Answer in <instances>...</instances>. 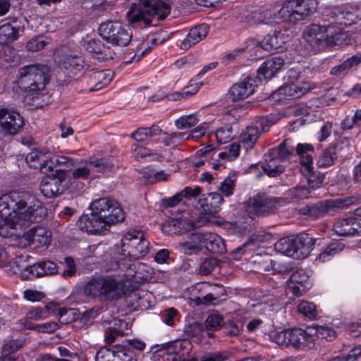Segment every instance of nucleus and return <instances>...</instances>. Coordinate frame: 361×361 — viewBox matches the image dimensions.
Masks as SVG:
<instances>
[{
    "instance_id": "f257e3e1",
    "label": "nucleus",
    "mask_w": 361,
    "mask_h": 361,
    "mask_svg": "<svg viewBox=\"0 0 361 361\" xmlns=\"http://www.w3.org/2000/svg\"><path fill=\"white\" fill-rule=\"evenodd\" d=\"M47 209L35 196L14 190L0 197V235L6 237L9 229H24L40 221Z\"/></svg>"
},
{
    "instance_id": "f03ea898",
    "label": "nucleus",
    "mask_w": 361,
    "mask_h": 361,
    "mask_svg": "<svg viewBox=\"0 0 361 361\" xmlns=\"http://www.w3.org/2000/svg\"><path fill=\"white\" fill-rule=\"evenodd\" d=\"M90 214L82 215L77 222L79 229L89 234H104L112 224L121 222L125 216L119 204L107 197L94 200Z\"/></svg>"
},
{
    "instance_id": "7ed1b4c3",
    "label": "nucleus",
    "mask_w": 361,
    "mask_h": 361,
    "mask_svg": "<svg viewBox=\"0 0 361 361\" xmlns=\"http://www.w3.org/2000/svg\"><path fill=\"white\" fill-rule=\"evenodd\" d=\"M49 69L43 65H30L18 71V85L24 90L25 98L32 102L37 108H42L48 104L49 95L45 87L49 83Z\"/></svg>"
},
{
    "instance_id": "20e7f679",
    "label": "nucleus",
    "mask_w": 361,
    "mask_h": 361,
    "mask_svg": "<svg viewBox=\"0 0 361 361\" xmlns=\"http://www.w3.org/2000/svg\"><path fill=\"white\" fill-rule=\"evenodd\" d=\"M317 5V0H286L277 11L261 8V25L274 27L280 21L296 24L312 15Z\"/></svg>"
},
{
    "instance_id": "39448f33",
    "label": "nucleus",
    "mask_w": 361,
    "mask_h": 361,
    "mask_svg": "<svg viewBox=\"0 0 361 361\" xmlns=\"http://www.w3.org/2000/svg\"><path fill=\"white\" fill-rule=\"evenodd\" d=\"M139 1L138 4H133L126 13L128 20L131 23H140L149 26L153 18L161 20L170 13L171 6L166 1H159L152 4L154 0Z\"/></svg>"
},
{
    "instance_id": "423d86ee",
    "label": "nucleus",
    "mask_w": 361,
    "mask_h": 361,
    "mask_svg": "<svg viewBox=\"0 0 361 361\" xmlns=\"http://www.w3.org/2000/svg\"><path fill=\"white\" fill-rule=\"evenodd\" d=\"M85 293L101 300H116L123 295L121 284L112 278H97L90 280L85 286Z\"/></svg>"
},
{
    "instance_id": "0eeeda50",
    "label": "nucleus",
    "mask_w": 361,
    "mask_h": 361,
    "mask_svg": "<svg viewBox=\"0 0 361 361\" xmlns=\"http://www.w3.org/2000/svg\"><path fill=\"white\" fill-rule=\"evenodd\" d=\"M269 336L272 341L279 345L293 347L296 349L310 348L314 341L312 335L300 328L272 332Z\"/></svg>"
},
{
    "instance_id": "6e6552de",
    "label": "nucleus",
    "mask_w": 361,
    "mask_h": 361,
    "mask_svg": "<svg viewBox=\"0 0 361 361\" xmlns=\"http://www.w3.org/2000/svg\"><path fill=\"white\" fill-rule=\"evenodd\" d=\"M295 150L293 141L286 139L278 147L272 148L265 155L266 164L262 166L263 171L270 177H275L283 172L280 165H275L276 161H285L289 159Z\"/></svg>"
},
{
    "instance_id": "1a4fd4ad",
    "label": "nucleus",
    "mask_w": 361,
    "mask_h": 361,
    "mask_svg": "<svg viewBox=\"0 0 361 361\" xmlns=\"http://www.w3.org/2000/svg\"><path fill=\"white\" fill-rule=\"evenodd\" d=\"M121 255L130 259H137L145 256L149 251V242L141 232L126 233L121 240Z\"/></svg>"
},
{
    "instance_id": "9d476101",
    "label": "nucleus",
    "mask_w": 361,
    "mask_h": 361,
    "mask_svg": "<svg viewBox=\"0 0 361 361\" xmlns=\"http://www.w3.org/2000/svg\"><path fill=\"white\" fill-rule=\"evenodd\" d=\"M101 37L114 45L127 46L132 39L128 28L119 21H109L99 25Z\"/></svg>"
},
{
    "instance_id": "9b49d317",
    "label": "nucleus",
    "mask_w": 361,
    "mask_h": 361,
    "mask_svg": "<svg viewBox=\"0 0 361 361\" xmlns=\"http://www.w3.org/2000/svg\"><path fill=\"white\" fill-rule=\"evenodd\" d=\"M114 163L107 159H95L94 160H82L71 173V180L87 179L92 172L105 173L114 171Z\"/></svg>"
},
{
    "instance_id": "f8f14e48",
    "label": "nucleus",
    "mask_w": 361,
    "mask_h": 361,
    "mask_svg": "<svg viewBox=\"0 0 361 361\" xmlns=\"http://www.w3.org/2000/svg\"><path fill=\"white\" fill-rule=\"evenodd\" d=\"M355 201L353 197L345 198H336L321 201L309 207L310 215L314 217L323 216L326 214H334L337 209H343L350 206Z\"/></svg>"
},
{
    "instance_id": "ddd939ff",
    "label": "nucleus",
    "mask_w": 361,
    "mask_h": 361,
    "mask_svg": "<svg viewBox=\"0 0 361 361\" xmlns=\"http://www.w3.org/2000/svg\"><path fill=\"white\" fill-rule=\"evenodd\" d=\"M288 201L283 197L257 195L250 200L249 207L257 214H268L286 205Z\"/></svg>"
},
{
    "instance_id": "4468645a",
    "label": "nucleus",
    "mask_w": 361,
    "mask_h": 361,
    "mask_svg": "<svg viewBox=\"0 0 361 361\" xmlns=\"http://www.w3.org/2000/svg\"><path fill=\"white\" fill-rule=\"evenodd\" d=\"M350 146V140L341 138L335 143L329 145L319 155L317 166L319 168H326L333 166L338 156H345Z\"/></svg>"
},
{
    "instance_id": "2eb2a0df",
    "label": "nucleus",
    "mask_w": 361,
    "mask_h": 361,
    "mask_svg": "<svg viewBox=\"0 0 361 361\" xmlns=\"http://www.w3.org/2000/svg\"><path fill=\"white\" fill-rule=\"evenodd\" d=\"M73 159L59 154H54L50 152L47 169L44 173L53 174L61 180H68L67 172L74 166Z\"/></svg>"
},
{
    "instance_id": "dca6fc26",
    "label": "nucleus",
    "mask_w": 361,
    "mask_h": 361,
    "mask_svg": "<svg viewBox=\"0 0 361 361\" xmlns=\"http://www.w3.org/2000/svg\"><path fill=\"white\" fill-rule=\"evenodd\" d=\"M46 174L48 177L41 181L39 190L47 198H52L61 194L71 184V180H61L49 173Z\"/></svg>"
},
{
    "instance_id": "f3484780",
    "label": "nucleus",
    "mask_w": 361,
    "mask_h": 361,
    "mask_svg": "<svg viewBox=\"0 0 361 361\" xmlns=\"http://www.w3.org/2000/svg\"><path fill=\"white\" fill-rule=\"evenodd\" d=\"M54 310L58 312L59 317V323L56 322H49L44 324H39L35 331L39 333L51 334L56 331L60 327V324H68L71 322L74 317H71L73 315L75 310L73 308L59 307L55 305H53Z\"/></svg>"
},
{
    "instance_id": "a211bd4d",
    "label": "nucleus",
    "mask_w": 361,
    "mask_h": 361,
    "mask_svg": "<svg viewBox=\"0 0 361 361\" xmlns=\"http://www.w3.org/2000/svg\"><path fill=\"white\" fill-rule=\"evenodd\" d=\"M0 125L3 130L9 135H16L23 125L19 113L7 109H0Z\"/></svg>"
},
{
    "instance_id": "6ab92c4d",
    "label": "nucleus",
    "mask_w": 361,
    "mask_h": 361,
    "mask_svg": "<svg viewBox=\"0 0 361 361\" xmlns=\"http://www.w3.org/2000/svg\"><path fill=\"white\" fill-rule=\"evenodd\" d=\"M290 61L286 56L272 57L264 61L257 71V78L259 80H269L279 71Z\"/></svg>"
},
{
    "instance_id": "aec40b11",
    "label": "nucleus",
    "mask_w": 361,
    "mask_h": 361,
    "mask_svg": "<svg viewBox=\"0 0 361 361\" xmlns=\"http://www.w3.org/2000/svg\"><path fill=\"white\" fill-rule=\"evenodd\" d=\"M57 266L52 261H42L30 266L25 267L20 273L24 279L32 280L42 276L56 273Z\"/></svg>"
},
{
    "instance_id": "412c9836",
    "label": "nucleus",
    "mask_w": 361,
    "mask_h": 361,
    "mask_svg": "<svg viewBox=\"0 0 361 361\" xmlns=\"http://www.w3.org/2000/svg\"><path fill=\"white\" fill-rule=\"evenodd\" d=\"M257 86L258 81L255 78L246 77L230 88V97L233 101L244 99L252 95Z\"/></svg>"
},
{
    "instance_id": "4be33fe9",
    "label": "nucleus",
    "mask_w": 361,
    "mask_h": 361,
    "mask_svg": "<svg viewBox=\"0 0 361 361\" xmlns=\"http://www.w3.org/2000/svg\"><path fill=\"white\" fill-rule=\"evenodd\" d=\"M24 236L30 245L41 250L47 249L51 240V231L42 226L30 229Z\"/></svg>"
},
{
    "instance_id": "5701e85b",
    "label": "nucleus",
    "mask_w": 361,
    "mask_h": 361,
    "mask_svg": "<svg viewBox=\"0 0 361 361\" xmlns=\"http://www.w3.org/2000/svg\"><path fill=\"white\" fill-rule=\"evenodd\" d=\"M334 231L338 235L353 236L361 233V218L350 216L337 221Z\"/></svg>"
},
{
    "instance_id": "b1692460",
    "label": "nucleus",
    "mask_w": 361,
    "mask_h": 361,
    "mask_svg": "<svg viewBox=\"0 0 361 361\" xmlns=\"http://www.w3.org/2000/svg\"><path fill=\"white\" fill-rule=\"evenodd\" d=\"M196 224L190 217L172 219L163 226V231L169 235H182L195 228Z\"/></svg>"
},
{
    "instance_id": "393cba45",
    "label": "nucleus",
    "mask_w": 361,
    "mask_h": 361,
    "mask_svg": "<svg viewBox=\"0 0 361 361\" xmlns=\"http://www.w3.org/2000/svg\"><path fill=\"white\" fill-rule=\"evenodd\" d=\"M290 39L291 35L289 34V30L280 28L279 30H275L272 35L268 34L264 36L262 39V46L264 50L266 51L277 49L289 42Z\"/></svg>"
},
{
    "instance_id": "a878e982",
    "label": "nucleus",
    "mask_w": 361,
    "mask_h": 361,
    "mask_svg": "<svg viewBox=\"0 0 361 361\" xmlns=\"http://www.w3.org/2000/svg\"><path fill=\"white\" fill-rule=\"evenodd\" d=\"M324 26L312 24L307 26L303 33L305 40L314 49L325 47V32Z\"/></svg>"
},
{
    "instance_id": "bb28decb",
    "label": "nucleus",
    "mask_w": 361,
    "mask_h": 361,
    "mask_svg": "<svg viewBox=\"0 0 361 361\" xmlns=\"http://www.w3.org/2000/svg\"><path fill=\"white\" fill-rule=\"evenodd\" d=\"M202 233H193L186 240L177 243L175 248L185 255L197 254L202 250Z\"/></svg>"
},
{
    "instance_id": "cd10ccee",
    "label": "nucleus",
    "mask_w": 361,
    "mask_h": 361,
    "mask_svg": "<svg viewBox=\"0 0 361 361\" xmlns=\"http://www.w3.org/2000/svg\"><path fill=\"white\" fill-rule=\"evenodd\" d=\"M53 305H48L44 308L34 307L30 310L25 316L20 320L21 326L25 329L35 331L38 324H35L34 321L43 320L48 317V310H51Z\"/></svg>"
},
{
    "instance_id": "c85d7f7f",
    "label": "nucleus",
    "mask_w": 361,
    "mask_h": 361,
    "mask_svg": "<svg viewBox=\"0 0 361 361\" xmlns=\"http://www.w3.org/2000/svg\"><path fill=\"white\" fill-rule=\"evenodd\" d=\"M49 154L48 149H33L26 156L25 160L31 168L39 169L44 173L45 169H47Z\"/></svg>"
},
{
    "instance_id": "c756f323",
    "label": "nucleus",
    "mask_w": 361,
    "mask_h": 361,
    "mask_svg": "<svg viewBox=\"0 0 361 361\" xmlns=\"http://www.w3.org/2000/svg\"><path fill=\"white\" fill-rule=\"evenodd\" d=\"M209 31L208 25L202 23L190 29V32L182 42L181 48L187 49L200 42L207 37Z\"/></svg>"
},
{
    "instance_id": "7c9ffc66",
    "label": "nucleus",
    "mask_w": 361,
    "mask_h": 361,
    "mask_svg": "<svg viewBox=\"0 0 361 361\" xmlns=\"http://www.w3.org/2000/svg\"><path fill=\"white\" fill-rule=\"evenodd\" d=\"M296 152L300 157V162L303 167L304 171L307 173H310L313 170V154L314 147L311 144H298L296 148Z\"/></svg>"
},
{
    "instance_id": "2f4dec72",
    "label": "nucleus",
    "mask_w": 361,
    "mask_h": 361,
    "mask_svg": "<svg viewBox=\"0 0 361 361\" xmlns=\"http://www.w3.org/2000/svg\"><path fill=\"white\" fill-rule=\"evenodd\" d=\"M290 281L293 283H295L292 288L295 295H302L312 286L310 276L302 269L294 271L290 276Z\"/></svg>"
},
{
    "instance_id": "473e14b6",
    "label": "nucleus",
    "mask_w": 361,
    "mask_h": 361,
    "mask_svg": "<svg viewBox=\"0 0 361 361\" xmlns=\"http://www.w3.org/2000/svg\"><path fill=\"white\" fill-rule=\"evenodd\" d=\"M314 242L308 235L297 236L293 239L295 259L307 257L313 249Z\"/></svg>"
},
{
    "instance_id": "72a5a7b5",
    "label": "nucleus",
    "mask_w": 361,
    "mask_h": 361,
    "mask_svg": "<svg viewBox=\"0 0 361 361\" xmlns=\"http://www.w3.org/2000/svg\"><path fill=\"white\" fill-rule=\"evenodd\" d=\"M360 63L361 53H357L347 58L340 64L332 67L330 70V74L335 77H341L347 75L350 70L356 68Z\"/></svg>"
},
{
    "instance_id": "f704fd0d",
    "label": "nucleus",
    "mask_w": 361,
    "mask_h": 361,
    "mask_svg": "<svg viewBox=\"0 0 361 361\" xmlns=\"http://www.w3.org/2000/svg\"><path fill=\"white\" fill-rule=\"evenodd\" d=\"M262 123L257 121L255 126H247L240 134V142L247 151L253 148L259 137L261 134L259 126Z\"/></svg>"
},
{
    "instance_id": "c9c22d12",
    "label": "nucleus",
    "mask_w": 361,
    "mask_h": 361,
    "mask_svg": "<svg viewBox=\"0 0 361 361\" xmlns=\"http://www.w3.org/2000/svg\"><path fill=\"white\" fill-rule=\"evenodd\" d=\"M202 247L213 253L223 254L226 252V245L223 239L217 234L212 233H202Z\"/></svg>"
},
{
    "instance_id": "e433bc0d",
    "label": "nucleus",
    "mask_w": 361,
    "mask_h": 361,
    "mask_svg": "<svg viewBox=\"0 0 361 361\" xmlns=\"http://www.w3.org/2000/svg\"><path fill=\"white\" fill-rule=\"evenodd\" d=\"M128 355L125 345H116L112 349L100 350L96 355V361H114V359H123Z\"/></svg>"
},
{
    "instance_id": "4c0bfd02",
    "label": "nucleus",
    "mask_w": 361,
    "mask_h": 361,
    "mask_svg": "<svg viewBox=\"0 0 361 361\" xmlns=\"http://www.w3.org/2000/svg\"><path fill=\"white\" fill-rule=\"evenodd\" d=\"M20 27L18 22L6 23L0 26V42L2 44L15 41L19 37Z\"/></svg>"
},
{
    "instance_id": "58836bf2",
    "label": "nucleus",
    "mask_w": 361,
    "mask_h": 361,
    "mask_svg": "<svg viewBox=\"0 0 361 361\" xmlns=\"http://www.w3.org/2000/svg\"><path fill=\"white\" fill-rule=\"evenodd\" d=\"M325 32V47L341 44L345 34L342 32L341 28L337 26L329 25L324 26Z\"/></svg>"
},
{
    "instance_id": "ea45409f",
    "label": "nucleus",
    "mask_w": 361,
    "mask_h": 361,
    "mask_svg": "<svg viewBox=\"0 0 361 361\" xmlns=\"http://www.w3.org/2000/svg\"><path fill=\"white\" fill-rule=\"evenodd\" d=\"M197 80L192 79L189 82V85L185 87L181 92H176L168 95V98L170 100L176 101L180 100L183 98L190 97L196 94L200 87L203 85L202 82H197Z\"/></svg>"
},
{
    "instance_id": "a19ab883",
    "label": "nucleus",
    "mask_w": 361,
    "mask_h": 361,
    "mask_svg": "<svg viewBox=\"0 0 361 361\" xmlns=\"http://www.w3.org/2000/svg\"><path fill=\"white\" fill-rule=\"evenodd\" d=\"M161 129L156 125L149 128H140L130 135V137L137 142H145L152 137L159 135L161 133Z\"/></svg>"
},
{
    "instance_id": "79ce46f5",
    "label": "nucleus",
    "mask_w": 361,
    "mask_h": 361,
    "mask_svg": "<svg viewBox=\"0 0 361 361\" xmlns=\"http://www.w3.org/2000/svg\"><path fill=\"white\" fill-rule=\"evenodd\" d=\"M344 244L334 241L327 245L325 249L319 255L316 260L320 262H326L331 259L336 255L341 252L344 249Z\"/></svg>"
},
{
    "instance_id": "37998d69",
    "label": "nucleus",
    "mask_w": 361,
    "mask_h": 361,
    "mask_svg": "<svg viewBox=\"0 0 361 361\" xmlns=\"http://www.w3.org/2000/svg\"><path fill=\"white\" fill-rule=\"evenodd\" d=\"M63 68L73 74L80 73L85 68L86 64L82 56H68L62 63Z\"/></svg>"
},
{
    "instance_id": "c03bdc74",
    "label": "nucleus",
    "mask_w": 361,
    "mask_h": 361,
    "mask_svg": "<svg viewBox=\"0 0 361 361\" xmlns=\"http://www.w3.org/2000/svg\"><path fill=\"white\" fill-rule=\"evenodd\" d=\"M276 251L288 257L295 258L293 239L283 238L274 244Z\"/></svg>"
},
{
    "instance_id": "a18cd8bd",
    "label": "nucleus",
    "mask_w": 361,
    "mask_h": 361,
    "mask_svg": "<svg viewBox=\"0 0 361 361\" xmlns=\"http://www.w3.org/2000/svg\"><path fill=\"white\" fill-rule=\"evenodd\" d=\"M337 19L338 20H345L346 21L343 23L345 25L355 23L357 20H361V9L353 7L346 8L337 16Z\"/></svg>"
},
{
    "instance_id": "49530a36",
    "label": "nucleus",
    "mask_w": 361,
    "mask_h": 361,
    "mask_svg": "<svg viewBox=\"0 0 361 361\" xmlns=\"http://www.w3.org/2000/svg\"><path fill=\"white\" fill-rule=\"evenodd\" d=\"M143 177L148 183L154 184L159 181H167L169 175L164 171L145 169L143 171Z\"/></svg>"
},
{
    "instance_id": "de8ad7c7",
    "label": "nucleus",
    "mask_w": 361,
    "mask_h": 361,
    "mask_svg": "<svg viewBox=\"0 0 361 361\" xmlns=\"http://www.w3.org/2000/svg\"><path fill=\"white\" fill-rule=\"evenodd\" d=\"M300 75V72L295 68L290 69L286 73L288 82H289L290 85L288 86H286L284 89L288 87L290 91L294 90L296 97H299L305 92V89L298 87V86L294 85V82L299 79Z\"/></svg>"
},
{
    "instance_id": "09e8293b",
    "label": "nucleus",
    "mask_w": 361,
    "mask_h": 361,
    "mask_svg": "<svg viewBox=\"0 0 361 361\" xmlns=\"http://www.w3.org/2000/svg\"><path fill=\"white\" fill-rule=\"evenodd\" d=\"M204 328L197 322H193L185 327L184 333L188 337L192 338L196 342H200L203 338Z\"/></svg>"
},
{
    "instance_id": "8fccbe9b",
    "label": "nucleus",
    "mask_w": 361,
    "mask_h": 361,
    "mask_svg": "<svg viewBox=\"0 0 361 361\" xmlns=\"http://www.w3.org/2000/svg\"><path fill=\"white\" fill-rule=\"evenodd\" d=\"M223 324V316L215 312L209 314L205 320V327L209 331H217Z\"/></svg>"
},
{
    "instance_id": "3c124183",
    "label": "nucleus",
    "mask_w": 361,
    "mask_h": 361,
    "mask_svg": "<svg viewBox=\"0 0 361 361\" xmlns=\"http://www.w3.org/2000/svg\"><path fill=\"white\" fill-rule=\"evenodd\" d=\"M298 311L305 317L313 319L317 316L316 307L312 302L302 301L298 305Z\"/></svg>"
},
{
    "instance_id": "603ef678",
    "label": "nucleus",
    "mask_w": 361,
    "mask_h": 361,
    "mask_svg": "<svg viewBox=\"0 0 361 361\" xmlns=\"http://www.w3.org/2000/svg\"><path fill=\"white\" fill-rule=\"evenodd\" d=\"M198 123V119L193 114L185 115L176 121V126L178 129L184 130L195 126Z\"/></svg>"
},
{
    "instance_id": "864d4df0",
    "label": "nucleus",
    "mask_w": 361,
    "mask_h": 361,
    "mask_svg": "<svg viewBox=\"0 0 361 361\" xmlns=\"http://www.w3.org/2000/svg\"><path fill=\"white\" fill-rule=\"evenodd\" d=\"M25 344L23 339H10L5 341L2 346L3 353L9 355L18 351Z\"/></svg>"
},
{
    "instance_id": "5fc2aeb1",
    "label": "nucleus",
    "mask_w": 361,
    "mask_h": 361,
    "mask_svg": "<svg viewBox=\"0 0 361 361\" xmlns=\"http://www.w3.org/2000/svg\"><path fill=\"white\" fill-rule=\"evenodd\" d=\"M215 136L220 144L228 142L233 137V129L230 126L220 128L216 131Z\"/></svg>"
},
{
    "instance_id": "6e6d98bb",
    "label": "nucleus",
    "mask_w": 361,
    "mask_h": 361,
    "mask_svg": "<svg viewBox=\"0 0 361 361\" xmlns=\"http://www.w3.org/2000/svg\"><path fill=\"white\" fill-rule=\"evenodd\" d=\"M47 43L44 36H37L32 38L27 42L26 48L28 51H37L42 49Z\"/></svg>"
},
{
    "instance_id": "4d7b16f0",
    "label": "nucleus",
    "mask_w": 361,
    "mask_h": 361,
    "mask_svg": "<svg viewBox=\"0 0 361 361\" xmlns=\"http://www.w3.org/2000/svg\"><path fill=\"white\" fill-rule=\"evenodd\" d=\"M261 8L255 9L243 16V21L250 26L261 25Z\"/></svg>"
},
{
    "instance_id": "13d9d810",
    "label": "nucleus",
    "mask_w": 361,
    "mask_h": 361,
    "mask_svg": "<svg viewBox=\"0 0 361 361\" xmlns=\"http://www.w3.org/2000/svg\"><path fill=\"white\" fill-rule=\"evenodd\" d=\"M161 320L168 326H173L178 320V311L173 308H169L161 312Z\"/></svg>"
},
{
    "instance_id": "bf43d9fd",
    "label": "nucleus",
    "mask_w": 361,
    "mask_h": 361,
    "mask_svg": "<svg viewBox=\"0 0 361 361\" xmlns=\"http://www.w3.org/2000/svg\"><path fill=\"white\" fill-rule=\"evenodd\" d=\"M361 357V348L352 349L347 355H338L329 361H355Z\"/></svg>"
},
{
    "instance_id": "052dcab7",
    "label": "nucleus",
    "mask_w": 361,
    "mask_h": 361,
    "mask_svg": "<svg viewBox=\"0 0 361 361\" xmlns=\"http://www.w3.org/2000/svg\"><path fill=\"white\" fill-rule=\"evenodd\" d=\"M235 181V179L233 177L228 176L221 183L219 190L226 197H229L233 194Z\"/></svg>"
},
{
    "instance_id": "680f3d73",
    "label": "nucleus",
    "mask_w": 361,
    "mask_h": 361,
    "mask_svg": "<svg viewBox=\"0 0 361 361\" xmlns=\"http://www.w3.org/2000/svg\"><path fill=\"white\" fill-rule=\"evenodd\" d=\"M209 130V123H202L200 124L197 128L193 129L192 132L187 136L186 140H197L202 136L204 135Z\"/></svg>"
},
{
    "instance_id": "e2e57ef3",
    "label": "nucleus",
    "mask_w": 361,
    "mask_h": 361,
    "mask_svg": "<svg viewBox=\"0 0 361 361\" xmlns=\"http://www.w3.org/2000/svg\"><path fill=\"white\" fill-rule=\"evenodd\" d=\"M135 152L137 157L140 158H149V159L151 161L157 160L159 157V154L157 152H153L147 147H138L135 149Z\"/></svg>"
},
{
    "instance_id": "0e129e2a",
    "label": "nucleus",
    "mask_w": 361,
    "mask_h": 361,
    "mask_svg": "<svg viewBox=\"0 0 361 361\" xmlns=\"http://www.w3.org/2000/svg\"><path fill=\"white\" fill-rule=\"evenodd\" d=\"M85 49L90 53L99 54L103 43L99 39H90L84 42Z\"/></svg>"
},
{
    "instance_id": "69168bd1",
    "label": "nucleus",
    "mask_w": 361,
    "mask_h": 361,
    "mask_svg": "<svg viewBox=\"0 0 361 361\" xmlns=\"http://www.w3.org/2000/svg\"><path fill=\"white\" fill-rule=\"evenodd\" d=\"M183 136L184 134L181 133H170L162 140V142L165 146H176L179 140H183Z\"/></svg>"
},
{
    "instance_id": "338daca9",
    "label": "nucleus",
    "mask_w": 361,
    "mask_h": 361,
    "mask_svg": "<svg viewBox=\"0 0 361 361\" xmlns=\"http://www.w3.org/2000/svg\"><path fill=\"white\" fill-rule=\"evenodd\" d=\"M216 265V262L214 259L207 258L202 262L200 273L202 275H208L213 271Z\"/></svg>"
},
{
    "instance_id": "774afa93",
    "label": "nucleus",
    "mask_w": 361,
    "mask_h": 361,
    "mask_svg": "<svg viewBox=\"0 0 361 361\" xmlns=\"http://www.w3.org/2000/svg\"><path fill=\"white\" fill-rule=\"evenodd\" d=\"M23 297L25 300L35 302L40 301L44 297V294L37 290H25L23 292Z\"/></svg>"
}]
</instances>
